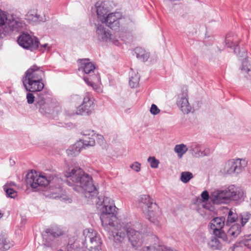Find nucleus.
I'll list each match as a JSON object with an SVG mask.
<instances>
[{"mask_svg": "<svg viewBox=\"0 0 251 251\" xmlns=\"http://www.w3.org/2000/svg\"><path fill=\"white\" fill-rule=\"evenodd\" d=\"M174 151L176 153L179 158H181L183 155L189 151V148L184 144H177L175 146Z\"/></svg>", "mask_w": 251, "mask_h": 251, "instance_id": "nucleus-30", "label": "nucleus"}, {"mask_svg": "<svg viewBox=\"0 0 251 251\" xmlns=\"http://www.w3.org/2000/svg\"><path fill=\"white\" fill-rule=\"evenodd\" d=\"M45 72L41 67L36 65L31 66L25 73L23 82L26 90L28 92L41 91L44 87L43 78Z\"/></svg>", "mask_w": 251, "mask_h": 251, "instance_id": "nucleus-3", "label": "nucleus"}, {"mask_svg": "<svg viewBox=\"0 0 251 251\" xmlns=\"http://www.w3.org/2000/svg\"><path fill=\"white\" fill-rule=\"evenodd\" d=\"M247 165V162L245 159L229 160L224 164L221 172L223 174H239L243 171Z\"/></svg>", "mask_w": 251, "mask_h": 251, "instance_id": "nucleus-9", "label": "nucleus"}, {"mask_svg": "<svg viewBox=\"0 0 251 251\" xmlns=\"http://www.w3.org/2000/svg\"><path fill=\"white\" fill-rule=\"evenodd\" d=\"M158 251H172V250L170 248H168L166 246L158 245Z\"/></svg>", "mask_w": 251, "mask_h": 251, "instance_id": "nucleus-46", "label": "nucleus"}, {"mask_svg": "<svg viewBox=\"0 0 251 251\" xmlns=\"http://www.w3.org/2000/svg\"><path fill=\"white\" fill-rule=\"evenodd\" d=\"M176 104L184 114H188L192 110V107L188 101L187 92L179 94L177 99Z\"/></svg>", "mask_w": 251, "mask_h": 251, "instance_id": "nucleus-20", "label": "nucleus"}, {"mask_svg": "<svg viewBox=\"0 0 251 251\" xmlns=\"http://www.w3.org/2000/svg\"><path fill=\"white\" fill-rule=\"evenodd\" d=\"M26 99L27 102L29 104H31L34 101L35 97L32 93H28L26 95Z\"/></svg>", "mask_w": 251, "mask_h": 251, "instance_id": "nucleus-44", "label": "nucleus"}, {"mask_svg": "<svg viewBox=\"0 0 251 251\" xmlns=\"http://www.w3.org/2000/svg\"><path fill=\"white\" fill-rule=\"evenodd\" d=\"M245 246L251 249V239H246L244 241Z\"/></svg>", "mask_w": 251, "mask_h": 251, "instance_id": "nucleus-48", "label": "nucleus"}, {"mask_svg": "<svg viewBox=\"0 0 251 251\" xmlns=\"http://www.w3.org/2000/svg\"><path fill=\"white\" fill-rule=\"evenodd\" d=\"M65 175L68 178L67 184L72 187L74 191L88 199H92L97 196L98 191L92 176L79 167L69 169Z\"/></svg>", "mask_w": 251, "mask_h": 251, "instance_id": "nucleus-2", "label": "nucleus"}, {"mask_svg": "<svg viewBox=\"0 0 251 251\" xmlns=\"http://www.w3.org/2000/svg\"><path fill=\"white\" fill-rule=\"evenodd\" d=\"M94 98L92 95L89 92L85 93L83 97L82 103L76 109L75 113H68L70 116L76 115H89L94 109Z\"/></svg>", "mask_w": 251, "mask_h": 251, "instance_id": "nucleus-10", "label": "nucleus"}, {"mask_svg": "<svg viewBox=\"0 0 251 251\" xmlns=\"http://www.w3.org/2000/svg\"><path fill=\"white\" fill-rule=\"evenodd\" d=\"M243 197V191L234 185L215 190L210 196L211 200L214 204L227 203L231 200L238 201Z\"/></svg>", "mask_w": 251, "mask_h": 251, "instance_id": "nucleus-5", "label": "nucleus"}, {"mask_svg": "<svg viewBox=\"0 0 251 251\" xmlns=\"http://www.w3.org/2000/svg\"><path fill=\"white\" fill-rule=\"evenodd\" d=\"M82 139L79 140L84 148L93 147L95 145V141L98 135L93 130H84L81 132Z\"/></svg>", "mask_w": 251, "mask_h": 251, "instance_id": "nucleus-17", "label": "nucleus"}, {"mask_svg": "<svg viewBox=\"0 0 251 251\" xmlns=\"http://www.w3.org/2000/svg\"><path fill=\"white\" fill-rule=\"evenodd\" d=\"M81 100V97L76 94H74L71 96L70 100L71 102L73 103H78Z\"/></svg>", "mask_w": 251, "mask_h": 251, "instance_id": "nucleus-40", "label": "nucleus"}, {"mask_svg": "<svg viewBox=\"0 0 251 251\" xmlns=\"http://www.w3.org/2000/svg\"><path fill=\"white\" fill-rule=\"evenodd\" d=\"M250 217V214L248 213H245L241 216V223L242 226H243L248 222Z\"/></svg>", "mask_w": 251, "mask_h": 251, "instance_id": "nucleus-41", "label": "nucleus"}, {"mask_svg": "<svg viewBox=\"0 0 251 251\" xmlns=\"http://www.w3.org/2000/svg\"><path fill=\"white\" fill-rule=\"evenodd\" d=\"M35 104L37 108H39V111L43 114L58 112L60 110L58 103L54 101L46 102L41 98H38L36 100Z\"/></svg>", "mask_w": 251, "mask_h": 251, "instance_id": "nucleus-11", "label": "nucleus"}, {"mask_svg": "<svg viewBox=\"0 0 251 251\" xmlns=\"http://www.w3.org/2000/svg\"><path fill=\"white\" fill-rule=\"evenodd\" d=\"M193 177V175L191 172H183L181 173L180 180L184 183L188 182Z\"/></svg>", "mask_w": 251, "mask_h": 251, "instance_id": "nucleus-34", "label": "nucleus"}, {"mask_svg": "<svg viewBox=\"0 0 251 251\" xmlns=\"http://www.w3.org/2000/svg\"><path fill=\"white\" fill-rule=\"evenodd\" d=\"M122 19H126L124 22V24H120V25L124 26V27L128 25H131L134 22L133 18L130 17H122Z\"/></svg>", "mask_w": 251, "mask_h": 251, "instance_id": "nucleus-38", "label": "nucleus"}, {"mask_svg": "<svg viewBox=\"0 0 251 251\" xmlns=\"http://www.w3.org/2000/svg\"><path fill=\"white\" fill-rule=\"evenodd\" d=\"M130 167L135 172H139L141 170V164L138 162H135L130 166Z\"/></svg>", "mask_w": 251, "mask_h": 251, "instance_id": "nucleus-43", "label": "nucleus"}, {"mask_svg": "<svg viewBox=\"0 0 251 251\" xmlns=\"http://www.w3.org/2000/svg\"><path fill=\"white\" fill-rule=\"evenodd\" d=\"M225 218L224 217L214 218L210 223V228L213 230V234L220 238L225 236V233L222 230L225 225Z\"/></svg>", "mask_w": 251, "mask_h": 251, "instance_id": "nucleus-16", "label": "nucleus"}, {"mask_svg": "<svg viewBox=\"0 0 251 251\" xmlns=\"http://www.w3.org/2000/svg\"><path fill=\"white\" fill-rule=\"evenodd\" d=\"M116 209L114 201L109 197H104L100 216L102 226L112 236L115 242H122L126 237V233L132 247L137 249L143 243V236L137 230L139 228L130 222L121 223V220L116 216Z\"/></svg>", "mask_w": 251, "mask_h": 251, "instance_id": "nucleus-1", "label": "nucleus"}, {"mask_svg": "<svg viewBox=\"0 0 251 251\" xmlns=\"http://www.w3.org/2000/svg\"><path fill=\"white\" fill-rule=\"evenodd\" d=\"M62 191V188L60 186H58L56 188L55 191H50V197L53 198H60L61 197L60 194Z\"/></svg>", "mask_w": 251, "mask_h": 251, "instance_id": "nucleus-37", "label": "nucleus"}, {"mask_svg": "<svg viewBox=\"0 0 251 251\" xmlns=\"http://www.w3.org/2000/svg\"><path fill=\"white\" fill-rule=\"evenodd\" d=\"M238 43L239 38L235 34L230 32L226 35L225 39L226 46L234 50V52L237 56L244 59L240 69L245 77L251 80V65L247 59V50L243 48L240 49L238 46Z\"/></svg>", "mask_w": 251, "mask_h": 251, "instance_id": "nucleus-4", "label": "nucleus"}, {"mask_svg": "<svg viewBox=\"0 0 251 251\" xmlns=\"http://www.w3.org/2000/svg\"><path fill=\"white\" fill-rule=\"evenodd\" d=\"M19 45L25 49L33 51L39 47V41L35 37L26 33L21 35L18 39Z\"/></svg>", "mask_w": 251, "mask_h": 251, "instance_id": "nucleus-13", "label": "nucleus"}, {"mask_svg": "<svg viewBox=\"0 0 251 251\" xmlns=\"http://www.w3.org/2000/svg\"><path fill=\"white\" fill-rule=\"evenodd\" d=\"M38 48H39L40 50L44 51L45 50H49L50 47H49L48 44H44L43 45H40L39 43V47Z\"/></svg>", "mask_w": 251, "mask_h": 251, "instance_id": "nucleus-45", "label": "nucleus"}, {"mask_svg": "<svg viewBox=\"0 0 251 251\" xmlns=\"http://www.w3.org/2000/svg\"><path fill=\"white\" fill-rule=\"evenodd\" d=\"M136 57L139 60L145 62L148 60L150 57L149 53L141 47H137L134 50Z\"/></svg>", "mask_w": 251, "mask_h": 251, "instance_id": "nucleus-28", "label": "nucleus"}, {"mask_svg": "<svg viewBox=\"0 0 251 251\" xmlns=\"http://www.w3.org/2000/svg\"><path fill=\"white\" fill-rule=\"evenodd\" d=\"M98 135V136L97 137L96 139H97L98 140H100H100H101L102 141H103V137L102 135Z\"/></svg>", "mask_w": 251, "mask_h": 251, "instance_id": "nucleus-49", "label": "nucleus"}, {"mask_svg": "<svg viewBox=\"0 0 251 251\" xmlns=\"http://www.w3.org/2000/svg\"><path fill=\"white\" fill-rule=\"evenodd\" d=\"M95 66L88 59H82L79 62L78 73L79 75L84 74L83 78L86 83L95 90H97L98 86L96 83L100 81V76L95 73Z\"/></svg>", "mask_w": 251, "mask_h": 251, "instance_id": "nucleus-6", "label": "nucleus"}, {"mask_svg": "<svg viewBox=\"0 0 251 251\" xmlns=\"http://www.w3.org/2000/svg\"><path fill=\"white\" fill-rule=\"evenodd\" d=\"M96 35L99 40L103 42H111L116 46H119L120 43L118 39L114 35L110 33L103 25H98L96 27Z\"/></svg>", "mask_w": 251, "mask_h": 251, "instance_id": "nucleus-12", "label": "nucleus"}, {"mask_svg": "<svg viewBox=\"0 0 251 251\" xmlns=\"http://www.w3.org/2000/svg\"><path fill=\"white\" fill-rule=\"evenodd\" d=\"M237 218V215L232 210H230L228 213L226 223L227 224L233 223L236 221Z\"/></svg>", "mask_w": 251, "mask_h": 251, "instance_id": "nucleus-35", "label": "nucleus"}, {"mask_svg": "<svg viewBox=\"0 0 251 251\" xmlns=\"http://www.w3.org/2000/svg\"><path fill=\"white\" fill-rule=\"evenodd\" d=\"M25 19L29 23L34 24L39 21V15L36 10H31L26 14Z\"/></svg>", "mask_w": 251, "mask_h": 251, "instance_id": "nucleus-31", "label": "nucleus"}, {"mask_svg": "<svg viewBox=\"0 0 251 251\" xmlns=\"http://www.w3.org/2000/svg\"><path fill=\"white\" fill-rule=\"evenodd\" d=\"M150 111V112L154 115H156L158 114L160 112V110L154 104H152L151 105Z\"/></svg>", "mask_w": 251, "mask_h": 251, "instance_id": "nucleus-42", "label": "nucleus"}, {"mask_svg": "<svg viewBox=\"0 0 251 251\" xmlns=\"http://www.w3.org/2000/svg\"><path fill=\"white\" fill-rule=\"evenodd\" d=\"M85 241L83 242L89 251H99L101 250L102 241L100 235L94 229L91 228H86L83 230Z\"/></svg>", "mask_w": 251, "mask_h": 251, "instance_id": "nucleus-7", "label": "nucleus"}, {"mask_svg": "<svg viewBox=\"0 0 251 251\" xmlns=\"http://www.w3.org/2000/svg\"><path fill=\"white\" fill-rule=\"evenodd\" d=\"M63 234V231L59 228H48L42 233L43 244L47 247H50L54 239Z\"/></svg>", "mask_w": 251, "mask_h": 251, "instance_id": "nucleus-14", "label": "nucleus"}, {"mask_svg": "<svg viewBox=\"0 0 251 251\" xmlns=\"http://www.w3.org/2000/svg\"><path fill=\"white\" fill-rule=\"evenodd\" d=\"M84 148L79 141L76 142L73 145L70 146L66 151L67 153L69 156H75L77 155Z\"/></svg>", "mask_w": 251, "mask_h": 251, "instance_id": "nucleus-26", "label": "nucleus"}, {"mask_svg": "<svg viewBox=\"0 0 251 251\" xmlns=\"http://www.w3.org/2000/svg\"><path fill=\"white\" fill-rule=\"evenodd\" d=\"M8 27L11 31L19 32L23 30L25 24L23 20L18 18H14L12 16H9L7 24Z\"/></svg>", "mask_w": 251, "mask_h": 251, "instance_id": "nucleus-21", "label": "nucleus"}, {"mask_svg": "<svg viewBox=\"0 0 251 251\" xmlns=\"http://www.w3.org/2000/svg\"><path fill=\"white\" fill-rule=\"evenodd\" d=\"M149 220L155 225L159 226L161 220V211L157 204L153 205V207L144 212Z\"/></svg>", "mask_w": 251, "mask_h": 251, "instance_id": "nucleus-18", "label": "nucleus"}, {"mask_svg": "<svg viewBox=\"0 0 251 251\" xmlns=\"http://www.w3.org/2000/svg\"><path fill=\"white\" fill-rule=\"evenodd\" d=\"M139 82V76L138 73H134L132 72L130 73L129 84L131 88H136L138 86Z\"/></svg>", "mask_w": 251, "mask_h": 251, "instance_id": "nucleus-33", "label": "nucleus"}, {"mask_svg": "<svg viewBox=\"0 0 251 251\" xmlns=\"http://www.w3.org/2000/svg\"><path fill=\"white\" fill-rule=\"evenodd\" d=\"M148 161L150 164V166L152 168H157L159 164V160L155 158V157H149L148 158Z\"/></svg>", "mask_w": 251, "mask_h": 251, "instance_id": "nucleus-36", "label": "nucleus"}, {"mask_svg": "<svg viewBox=\"0 0 251 251\" xmlns=\"http://www.w3.org/2000/svg\"><path fill=\"white\" fill-rule=\"evenodd\" d=\"M208 246L212 250H221L222 248V243L216 237H212L208 242Z\"/></svg>", "mask_w": 251, "mask_h": 251, "instance_id": "nucleus-32", "label": "nucleus"}, {"mask_svg": "<svg viewBox=\"0 0 251 251\" xmlns=\"http://www.w3.org/2000/svg\"><path fill=\"white\" fill-rule=\"evenodd\" d=\"M50 180L46 176L39 174L36 172L31 171L26 176L25 182L28 187H30L34 191H40L47 186Z\"/></svg>", "mask_w": 251, "mask_h": 251, "instance_id": "nucleus-8", "label": "nucleus"}, {"mask_svg": "<svg viewBox=\"0 0 251 251\" xmlns=\"http://www.w3.org/2000/svg\"><path fill=\"white\" fill-rule=\"evenodd\" d=\"M13 246V242L10 241L5 235L0 236V250L6 251Z\"/></svg>", "mask_w": 251, "mask_h": 251, "instance_id": "nucleus-27", "label": "nucleus"}, {"mask_svg": "<svg viewBox=\"0 0 251 251\" xmlns=\"http://www.w3.org/2000/svg\"><path fill=\"white\" fill-rule=\"evenodd\" d=\"M188 148L190 154L196 157L207 156L210 153L209 149L203 148L201 145L196 142L192 143Z\"/></svg>", "mask_w": 251, "mask_h": 251, "instance_id": "nucleus-19", "label": "nucleus"}, {"mask_svg": "<svg viewBox=\"0 0 251 251\" xmlns=\"http://www.w3.org/2000/svg\"><path fill=\"white\" fill-rule=\"evenodd\" d=\"M96 12L98 19L103 23L105 20L107 15L110 11L109 3L108 2L104 1L101 2H97L96 4Z\"/></svg>", "mask_w": 251, "mask_h": 251, "instance_id": "nucleus-22", "label": "nucleus"}, {"mask_svg": "<svg viewBox=\"0 0 251 251\" xmlns=\"http://www.w3.org/2000/svg\"><path fill=\"white\" fill-rule=\"evenodd\" d=\"M139 201L143 212H146V211L152 208L153 205L156 204L155 202H153V200L149 195H142L140 198Z\"/></svg>", "mask_w": 251, "mask_h": 251, "instance_id": "nucleus-24", "label": "nucleus"}, {"mask_svg": "<svg viewBox=\"0 0 251 251\" xmlns=\"http://www.w3.org/2000/svg\"><path fill=\"white\" fill-rule=\"evenodd\" d=\"M125 19H122V15L120 12L110 13L106 16L103 23L113 30H118L120 28V24H124Z\"/></svg>", "mask_w": 251, "mask_h": 251, "instance_id": "nucleus-15", "label": "nucleus"}, {"mask_svg": "<svg viewBox=\"0 0 251 251\" xmlns=\"http://www.w3.org/2000/svg\"><path fill=\"white\" fill-rule=\"evenodd\" d=\"M241 231V227L239 224H233L228 229L226 234L225 233V236L220 237V238L224 241L230 242L239 235Z\"/></svg>", "mask_w": 251, "mask_h": 251, "instance_id": "nucleus-23", "label": "nucleus"}, {"mask_svg": "<svg viewBox=\"0 0 251 251\" xmlns=\"http://www.w3.org/2000/svg\"><path fill=\"white\" fill-rule=\"evenodd\" d=\"M9 16L6 13L0 10V39H2L8 34V31L4 29L3 25L7 24Z\"/></svg>", "mask_w": 251, "mask_h": 251, "instance_id": "nucleus-25", "label": "nucleus"}, {"mask_svg": "<svg viewBox=\"0 0 251 251\" xmlns=\"http://www.w3.org/2000/svg\"><path fill=\"white\" fill-rule=\"evenodd\" d=\"M201 196L204 201L208 200V198H209L208 193L206 191L202 192L201 194Z\"/></svg>", "mask_w": 251, "mask_h": 251, "instance_id": "nucleus-47", "label": "nucleus"}, {"mask_svg": "<svg viewBox=\"0 0 251 251\" xmlns=\"http://www.w3.org/2000/svg\"><path fill=\"white\" fill-rule=\"evenodd\" d=\"M158 245L155 244L152 246H148L142 248L141 251H158Z\"/></svg>", "mask_w": 251, "mask_h": 251, "instance_id": "nucleus-39", "label": "nucleus"}, {"mask_svg": "<svg viewBox=\"0 0 251 251\" xmlns=\"http://www.w3.org/2000/svg\"><path fill=\"white\" fill-rule=\"evenodd\" d=\"M15 185V184L14 182H11L6 183L3 186V189L8 197L14 199L17 196V191L12 188Z\"/></svg>", "mask_w": 251, "mask_h": 251, "instance_id": "nucleus-29", "label": "nucleus"}]
</instances>
